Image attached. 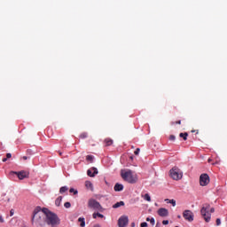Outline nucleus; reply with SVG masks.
I'll list each match as a JSON object with an SVG mask.
<instances>
[{
  "label": "nucleus",
  "mask_w": 227,
  "mask_h": 227,
  "mask_svg": "<svg viewBox=\"0 0 227 227\" xmlns=\"http://www.w3.org/2000/svg\"><path fill=\"white\" fill-rule=\"evenodd\" d=\"M176 123L177 125H182V121H177Z\"/></svg>",
  "instance_id": "39"
},
{
  "label": "nucleus",
  "mask_w": 227,
  "mask_h": 227,
  "mask_svg": "<svg viewBox=\"0 0 227 227\" xmlns=\"http://www.w3.org/2000/svg\"><path fill=\"white\" fill-rule=\"evenodd\" d=\"M189 136V134L185 133H180L179 137H183L184 141H187V137Z\"/></svg>",
  "instance_id": "22"
},
{
  "label": "nucleus",
  "mask_w": 227,
  "mask_h": 227,
  "mask_svg": "<svg viewBox=\"0 0 227 227\" xmlns=\"http://www.w3.org/2000/svg\"><path fill=\"white\" fill-rule=\"evenodd\" d=\"M13 214H15V211H13V209H12V210L10 211V215H11V217L13 215Z\"/></svg>",
  "instance_id": "36"
},
{
  "label": "nucleus",
  "mask_w": 227,
  "mask_h": 227,
  "mask_svg": "<svg viewBox=\"0 0 227 227\" xmlns=\"http://www.w3.org/2000/svg\"><path fill=\"white\" fill-rule=\"evenodd\" d=\"M59 154L60 155V157L63 155V153L59 151Z\"/></svg>",
  "instance_id": "43"
},
{
  "label": "nucleus",
  "mask_w": 227,
  "mask_h": 227,
  "mask_svg": "<svg viewBox=\"0 0 227 227\" xmlns=\"http://www.w3.org/2000/svg\"><path fill=\"white\" fill-rule=\"evenodd\" d=\"M61 201H63V197L62 196H59V198H57L56 200H55L56 207H59L61 205Z\"/></svg>",
  "instance_id": "15"
},
{
  "label": "nucleus",
  "mask_w": 227,
  "mask_h": 227,
  "mask_svg": "<svg viewBox=\"0 0 227 227\" xmlns=\"http://www.w3.org/2000/svg\"><path fill=\"white\" fill-rule=\"evenodd\" d=\"M140 227H148V223L146 222H144L140 224Z\"/></svg>",
  "instance_id": "31"
},
{
  "label": "nucleus",
  "mask_w": 227,
  "mask_h": 227,
  "mask_svg": "<svg viewBox=\"0 0 227 227\" xmlns=\"http://www.w3.org/2000/svg\"><path fill=\"white\" fill-rule=\"evenodd\" d=\"M162 224H164V225L169 224V221L168 220H163Z\"/></svg>",
  "instance_id": "33"
},
{
  "label": "nucleus",
  "mask_w": 227,
  "mask_h": 227,
  "mask_svg": "<svg viewBox=\"0 0 227 227\" xmlns=\"http://www.w3.org/2000/svg\"><path fill=\"white\" fill-rule=\"evenodd\" d=\"M6 159H12V153H7V154H6Z\"/></svg>",
  "instance_id": "35"
},
{
  "label": "nucleus",
  "mask_w": 227,
  "mask_h": 227,
  "mask_svg": "<svg viewBox=\"0 0 227 227\" xmlns=\"http://www.w3.org/2000/svg\"><path fill=\"white\" fill-rule=\"evenodd\" d=\"M146 221H147L148 223H150V221H152V218L147 217V218H146Z\"/></svg>",
  "instance_id": "41"
},
{
  "label": "nucleus",
  "mask_w": 227,
  "mask_h": 227,
  "mask_svg": "<svg viewBox=\"0 0 227 227\" xmlns=\"http://www.w3.org/2000/svg\"><path fill=\"white\" fill-rule=\"evenodd\" d=\"M156 227H160V223H157Z\"/></svg>",
  "instance_id": "44"
},
{
  "label": "nucleus",
  "mask_w": 227,
  "mask_h": 227,
  "mask_svg": "<svg viewBox=\"0 0 227 227\" xmlns=\"http://www.w3.org/2000/svg\"><path fill=\"white\" fill-rule=\"evenodd\" d=\"M183 217L189 223H192L194 221V214L191 210H184L183 213Z\"/></svg>",
  "instance_id": "8"
},
{
  "label": "nucleus",
  "mask_w": 227,
  "mask_h": 227,
  "mask_svg": "<svg viewBox=\"0 0 227 227\" xmlns=\"http://www.w3.org/2000/svg\"><path fill=\"white\" fill-rule=\"evenodd\" d=\"M86 160H89L90 162H93V156L92 155H87Z\"/></svg>",
  "instance_id": "25"
},
{
  "label": "nucleus",
  "mask_w": 227,
  "mask_h": 227,
  "mask_svg": "<svg viewBox=\"0 0 227 227\" xmlns=\"http://www.w3.org/2000/svg\"><path fill=\"white\" fill-rule=\"evenodd\" d=\"M200 213L206 223H210L212 217V215L210 214V204H204L200 209Z\"/></svg>",
  "instance_id": "4"
},
{
  "label": "nucleus",
  "mask_w": 227,
  "mask_h": 227,
  "mask_svg": "<svg viewBox=\"0 0 227 227\" xmlns=\"http://www.w3.org/2000/svg\"><path fill=\"white\" fill-rule=\"evenodd\" d=\"M170 176L173 178V180H182V176H184V174L182 173V170L178 168V167H173L170 171Z\"/></svg>",
  "instance_id": "5"
},
{
  "label": "nucleus",
  "mask_w": 227,
  "mask_h": 227,
  "mask_svg": "<svg viewBox=\"0 0 227 227\" xmlns=\"http://www.w3.org/2000/svg\"><path fill=\"white\" fill-rule=\"evenodd\" d=\"M216 226H221V218L216 219Z\"/></svg>",
  "instance_id": "30"
},
{
  "label": "nucleus",
  "mask_w": 227,
  "mask_h": 227,
  "mask_svg": "<svg viewBox=\"0 0 227 227\" xmlns=\"http://www.w3.org/2000/svg\"><path fill=\"white\" fill-rule=\"evenodd\" d=\"M86 137H88V133L83 132V133L80 134V138L81 139H86Z\"/></svg>",
  "instance_id": "24"
},
{
  "label": "nucleus",
  "mask_w": 227,
  "mask_h": 227,
  "mask_svg": "<svg viewBox=\"0 0 227 227\" xmlns=\"http://www.w3.org/2000/svg\"><path fill=\"white\" fill-rule=\"evenodd\" d=\"M120 207H125V202H123V201L116 202V203L113 206V208H120Z\"/></svg>",
  "instance_id": "14"
},
{
  "label": "nucleus",
  "mask_w": 227,
  "mask_h": 227,
  "mask_svg": "<svg viewBox=\"0 0 227 227\" xmlns=\"http://www.w3.org/2000/svg\"><path fill=\"white\" fill-rule=\"evenodd\" d=\"M139 152H141V149L137 148L136 151L134 152L135 155H139Z\"/></svg>",
  "instance_id": "29"
},
{
  "label": "nucleus",
  "mask_w": 227,
  "mask_h": 227,
  "mask_svg": "<svg viewBox=\"0 0 227 227\" xmlns=\"http://www.w3.org/2000/svg\"><path fill=\"white\" fill-rule=\"evenodd\" d=\"M78 223H80V226H81V227L86 226V221H85L84 218H82V217H80V218L78 219Z\"/></svg>",
  "instance_id": "17"
},
{
  "label": "nucleus",
  "mask_w": 227,
  "mask_h": 227,
  "mask_svg": "<svg viewBox=\"0 0 227 227\" xmlns=\"http://www.w3.org/2000/svg\"><path fill=\"white\" fill-rule=\"evenodd\" d=\"M93 227H100V224H95Z\"/></svg>",
  "instance_id": "45"
},
{
  "label": "nucleus",
  "mask_w": 227,
  "mask_h": 227,
  "mask_svg": "<svg viewBox=\"0 0 227 227\" xmlns=\"http://www.w3.org/2000/svg\"><path fill=\"white\" fill-rule=\"evenodd\" d=\"M22 159H23V160H27V159H29V157L28 156H23Z\"/></svg>",
  "instance_id": "37"
},
{
  "label": "nucleus",
  "mask_w": 227,
  "mask_h": 227,
  "mask_svg": "<svg viewBox=\"0 0 227 227\" xmlns=\"http://www.w3.org/2000/svg\"><path fill=\"white\" fill-rule=\"evenodd\" d=\"M69 192H73L74 195L78 193L77 190L70 188Z\"/></svg>",
  "instance_id": "27"
},
{
  "label": "nucleus",
  "mask_w": 227,
  "mask_h": 227,
  "mask_svg": "<svg viewBox=\"0 0 227 227\" xmlns=\"http://www.w3.org/2000/svg\"><path fill=\"white\" fill-rule=\"evenodd\" d=\"M44 212L46 215V224H48V226H58L59 223H61V220L59 219V217H58V215H56L55 213L51 212V210L45 207Z\"/></svg>",
  "instance_id": "2"
},
{
  "label": "nucleus",
  "mask_w": 227,
  "mask_h": 227,
  "mask_svg": "<svg viewBox=\"0 0 227 227\" xmlns=\"http://www.w3.org/2000/svg\"><path fill=\"white\" fill-rule=\"evenodd\" d=\"M46 215H45V207L42 209V207H37L35 208L32 216V224H35L37 227H45L46 224Z\"/></svg>",
  "instance_id": "1"
},
{
  "label": "nucleus",
  "mask_w": 227,
  "mask_h": 227,
  "mask_svg": "<svg viewBox=\"0 0 227 227\" xmlns=\"http://www.w3.org/2000/svg\"><path fill=\"white\" fill-rule=\"evenodd\" d=\"M85 187L90 191H93V184H91L90 181L85 182Z\"/></svg>",
  "instance_id": "16"
},
{
  "label": "nucleus",
  "mask_w": 227,
  "mask_h": 227,
  "mask_svg": "<svg viewBox=\"0 0 227 227\" xmlns=\"http://www.w3.org/2000/svg\"><path fill=\"white\" fill-rule=\"evenodd\" d=\"M92 217L93 219H97V217H100L101 219H104V215L100 213H93Z\"/></svg>",
  "instance_id": "18"
},
{
  "label": "nucleus",
  "mask_w": 227,
  "mask_h": 227,
  "mask_svg": "<svg viewBox=\"0 0 227 227\" xmlns=\"http://www.w3.org/2000/svg\"><path fill=\"white\" fill-rule=\"evenodd\" d=\"M129 224V216L127 215H122L119 218L118 220V226L119 227H125Z\"/></svg>",
  "instance_id": "9"
},
{
  "label": "nucleus",
  "mask_w": 227,
  "mask_h": 227,
  "mask_svg": "<svg viewBox=\"0 0 227 227\" xmlns=\"http://www.w3.org/2000/svg\"><path fill=\"white\" fill-rule=\"evenodd\" d=\"M88 207L93 210H98V212H102V205H100V202L97 201L95 199L89 200Z\"/></svg>",
  "instance_id": "6"
},
{
  "label": "nucleus",
  "mask_w": 227,
  "mask_h": 227,
  "mask_svg": "<svg viewBox=\"0 0 227 227\" xmlns=\"http://www.w3.org/2000/svg\"><path fill=\"white\" fill-rule=\"evenodd\" d=\"M0 223H4V219H3V216L0 215Z\"/></svg>",
  "instance_id": "38"
},
{
  "label": "nucleus",
  "mask_w": 227,
  "mask_h": 227,
  "mask_svg": "<svg viewBox=\"0 0 227 227\" xmlns=\"http://www.w3.org/2000/svg\"><path fill=\"white\" fill-rule=\"evenodd\" d=\"M142 198L145 200V201H152V198L150 197V194L145 193L144 196L142 195Z\"/></svg>",
  "instance_id": "21"
},
{
  "label": "nucleus",
  "mask_w": 227,
  "mask_h": 227,
  "mask_svg": "<svg viewBox=\"0 0 227 227\" xmlns=\"http://www.w3.org/2000/svg\"><path fill=\"white\" fill-rule=\"evenodd\" d=\"M105 143H106V146H111V145H113V139L106 138L105 140Z\"/></svg>",
  "instance_id": "23"
},
{
  "label": "nucleus",
  "mask_w": 227,
  "mask_h": 227,
  "mask_svg": "<svg viewBox=\"0 0 227 227\" xmlns=\"http://www.w3.org/2000/svg\"><path fill=\"white\" fill-rule=\"evenodd\" d=\"M149 223H151L152 226H154L155 225V218L152 217L151 221Z\"/></svg>",
  "instance_id": "28"
},
{
  "label": "nucleus",
  "mask_w": 227,
  "mask_h": 227,
  "mask_svg": "<svg viewBox=\"0 0 227 227\" xmlns=\"http://www.w3.org/2000/svg\"><path fill=\"white\" fill-rule=\"evenodd\" d=\"M67 191H68V187H67V186H62V187L59 189L60 194H65V192H67Z\"/></svg>",
  "instance_id": "20"
},
{
  "label": "nucleus",
  "mask_w": 227,
  "mask_h": 227,
  "mask_svg": "<svg viewBox=\"0 0 227 227\" xmlns=\"http://www.w3.org/2000/svg\"><path fill=\"white\" fill-rule=\"evenodd\" d=\"M114 191L116 192H120L121 191H123V184H116L114 187Z\"/></svg>",
  "instance_id": "13"
},
{
  "label": "nucleus",
  "mask_w": 227,
  "mask_h": 227,
  "mask_svg": "<svg viewBox=\"0 0 227 227\" xmlns=\"http://www.w3.org/2000/svg\"><path fill=\"white\" fill-rule=\"evenodd\" d=\"M192 132H196V130H192Z\"/></svg>",
  "instance_id": "47"
},
{
  "label": "nucleus",
  "mask_w": 227,
  "mask_h": 227,
  "mask_svg": "<svg viewBox=\"0 0 227 227\" xmlns=\"http://www.w3.org/2000/svg\"><path fill=\"white\" fill-rule=\"evenodd\" d=\"M121 176L128 184H136L137 182V176L132 174V170H121Z\"/></svg>",
  "instance_id": "3"
},
{
  "label": "nucleus",
  "mask_w": 227,
  "mask_h": 227,
  "mask_svg": "<svg viewBox=\"0 0 227 227\" xmlns=\"http://www.w3.org/2000/svg\"><path fill=\"white\" fill-rule=\"evenodd\" d=\"M165 201H167V203H170L173 207H176V200H175L167 199Z\"/></svg>",
  "instance_id": "19"
},
{
  "label": "nucleus",
  "mask_w": 227,
  "mask_h": 227,
  "mask_svg": "<svg viewBox=\"0 0 227 227\" xmlns=\"http://www.w3.org/2000/svg\"><path fill=\"white\" fill-rule=\"evenodd\" d=\"M200 184L202 187L208 185L210 184V176L207 174H201L200 176Z\"/></svg>",
  "instance_id": "7"
},
{
  "label": "nucleus",
  "mask_w": 227,
  "mask_h": 227,
  "mask_svg": "<svg viewBox=\"0 0 227 227\" xmlns=\"http://www.w3.org/2000/svg\"><path fill=\"white\" fill-rule=\"evenodd\" d=\"M12 175H17L18 178L20 180H24V178H27L28 175L27 172L22 170V171H20V172H13L12 171L11 172Z\"/></svg>",
  "instance_id": "10"
},
{
  "label": "nucleus",
  "mask_w": 227,
  "mask_h": 227,
  "mask_svg": "<svg viewBox=\"0 0 227 227\" xmlns=\"http://www.w3.org/2000/svg\"><path fill=\"white\" fill-rule=\"evenodd\" d=\"M87 175L88 176L93 178L95 175H98V169H97L95 167H92L87 170Z\"/></svg>",
  "instance_id": "12"
},
{
  "label": "nucleus",
  "mask_w": 227,
  "mask_h": 227,
  "mask_svg": "<svg viewBox=\"0 0 227 227\" xmlns=\"http://www.w3.org/2000/svg\"><path fill=\"white\" fill-rule=\"evenodd\" d=\"M2 160L3 162H6L8 160V158H4Z\"/></svg>",
  "instance_id": "40"
},
{
  "label": "nucleus",
  "mask_w": 227,
  "mask_h": 227,
  "mask_svg": "<svg viewBox=\"0 0 227 227\" xmlns=\"http://www.w3.org/2000/svg\"><path fill=\"white\" fill-rule=\"evenodd\" d=\"M131 227H136V223H132Z\"/></svg>",
  "instance_id": "42"
},
{
  "label": "nucleus",
  "mask_w": 227,
  "mask_h": 227,
  "mask_svg": "<svg viewBox=\"0 0 227 227\" xmlns=\"http://www.w3.org/2000/svg\"><path fill=\"white\" fill-rule=\"evenodd\" d=\"M157 214L160 217H168V215H169V211L165 207H161L158 209Z\"/></svg>",
  "instance_id": "11"
},
{
  "label": "nucleus",
  "mask_w": 227,
  "mask_h": 227,
  "mask_svg": "<svg viewBox=\"0 0 227 227\" xmlns=\"http://www.w3.org/2000/svg\"><path fill=\"white\" fill-rule=\"evenodd\" d=\"M177 217H178V219H181V218H182V216H181V215H178Z\"/></svg>",
  "instance_id": "46"
},
{
  "label": "nucleus",
  "mask_w": 227,
  "mask_h": 227,
  "mask_svg": "<svg viewBox=\"0 0 227 227\" xmlns=\"http://www.w3.org/2000/svg\"><path fill=\"white\" fill-rule=\"evenodd\" d=\"M64 207H65V208H70V207H72V204H70V202H66L64 204Z\"/></svg>",
  "instance_id": "26"
},
{
  "label": "nucleus",
  "mask_w": 227,
  "mask_h": 227,
  "mask_svg": "<svg viewBox=\"0 0 227 227\" xmlns=\"http://www.w3.org/2000/svg\"><path fill=\"white\" fill-rule=\"evenodd\" d=\"M175 139H176L175 135H170V136H169V140H170V141H175Z\"/></svg>",
  "instance_id": "32"
},
{
  "label": "nucleus",
  "mask_w": 227,
  "mask_h": 227,
  "mask_svg": "<svg viewBox=\"0 0 227 227\" xmlns=\"http://www.w3.org/2000/svg\"><path fill=\"white\" fill-rule=\"evenodd\" d=\"M210 214H214L215 212V209L214 207H209Z\"/></svg>",
  "instance_id": "34"
}]
</instances>
